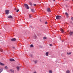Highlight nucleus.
<instances>
[{
	"label": "nucleus",
	"instance_id": "1",
	"mask_svg": "<svg viewBox=\"0 0 73 73\" xmlns=\"http://www.w3.org/2000/svg\"><path fill=\"white\" fill-rule=\"evenodd\" d=\"M25 7V8L27 9H29V6L27 4H24Z\"/></svg>",
	"mask_w": 73,
	"mask_h": 73
},
{
	"label": "nucleus",
	"instance_id": "2",
	"mask_svg": "<svg viewBox=\"0 0 73 73\" xmlns=\"http://www.w3.org/2000/svg\"><path fill=\"white\" fill-rule=\"evenodd\" d=\"M61 18V16H57L56 17V19L57 20H60V19Z\"/></svg>",
	"mask_w": 73,
	"mask_h": 73
},
{
	"label": "nucleus",
	"instance_id": "3",
	"mask_svg": "<svg viewBox=\"0 0 73 73\" xmlns=\"http://www.w3.org/2000/svg\"><path fill=\"white\" fill-rule=\"evenodd\" d=\"M11 41H15L16 40V38H13L11 39Z\"/></svg>",
	"mask_w": 73,
	"mask_h": 73
},
{
	"label": "nucleus",
	"instance_id": "4",
	"mask_svg": "<svg viewBox=\"0 0 73 73\" xmlns=\"http://www.w3.org/2000/svg\"><path fill=\"white\" fill-rule=\"evenodd\" d=\"M9 19H13V17L12 15H9L7 17Z\"/></svg>",
	"mask_w": 73,
	"mask_h": 73
},
{
	"label": "nucleus",
	"instance_id": "5",
	"mask_svg": "<svg viewBox=\"0 0 73 73\" xmlns=\"http://www.w3.org/2000/svg\"><path fill=\"white\" fill-rule=\"evenodd\" d=\"M5 12L7 15H8V14H9V10H6L5 11Z\"/></svg>",
	"mask_w": 73,
	"mask_h": 73
},
{
	"label": "nucleus",
	"instance_id": "6",
	"mask_svg": "<svg viewBox=\"0 0 73 73\" xmlns=\"http://www.w3.org/2000/svg\"><path fill=\"white\" fill-rule=\"evenodd\" d=\"M47 11L48 12H50V8H48L47 9Z\"/></svg>",
	"mask_w": 73,
	"mask_h": 73
},
{
	"label": "nucleus",
	"instance_id": "7",
	"mask_svg": "<svg viewBox=\"0 0 73 73\" xmlns=\"http://www.w3.org/2000/svg\"><path fill=\"white\" fill-rule=\"evenodd\" d=\"M60 31H61L62 33H64V30L62 28L60 29Z\"/></svg>",
	"mask_w": 73,
	"mask_h": 73
},
{
	"label": "nucleus",
	"instance_id": "8",
	"mask_svg": "<svg viewBox=\"0 0 73 73\" xmlns=\"http://www.w3.org/2000/svg\"><path fill=\"white\" fill-rule=\"evenodd\" d=\"M48 54H49V52H47L46 53V56H48Z\"/></svg>",
	"mask_w": 73,
	"mask_h": 73
},
{
	"label": "nucleus",
	"instance_id": "9",
	"mask_svg": "<svg viewBox=\"0 0 73 73\" xmlns=\"http://www.w3.org/2000/svg\"><path fill=\"white\" fill-rule=\"evenodd\" d=\"M10 61H14L15 60L13 59H10Z\"/></svg>",
	"mask_w": 73,
	"mask_h": 73
},
{
	"label": "nucleus",
	"instance_id": "10",
	"mask_svg": "<svg viewBox=\"0 0 73 73\" xmlns=\"http://www.w3.org/2000/svg\"><path fill=\"white\" fill-rule=\"evenodd\" d=\"M73 31H70V36H72V35H73Z\"/></svg>",
	"mask_w": 73,
	"mask_h": 73
},
{
	"label": "nucleus",
	"instance_id": "11",
	"mask_svg": "<svg viewBox=\"0 0 73 73\" xmlns=\"http://www.w3.org/2000/svg\"><path fill=\"white\" fill-rule=\"evenodd\" d=\"M0 65H2V66H4V64L3 63H2L1 62H0Z\"/></svg>",
	"mask_w": 73,
	"mask_h": 73
},
{
	"label": "nucleus",
	"instance_id": "12",
	"mask_svg": "<svg viewBox=\"0 0 73 73\" xmlns=\"http://www.w3.org/2000/svg\"><path fill=\"white\" fill-rule=\"evenodd\" d=\"M65 14L67 16V17H68V16H69V15H68V14L67 13H65Z\"/></svg>",
	"mask_w": 73,
	"mask_h": 73
},
{
	"label": "nucleus",
	"instance_id": "13",
	"mask_svg": "<svg viewBox=\"0 0 73 73\" xmlns=\"http://www.w3.org/2000/svg\"><path fill=\"white\" fill-rule=\"evenodd\" d=\"M49 73H53V71H52V70H49L48 71Z\"/></svg>",
	"mask_w": 73,
	"mask_h": 73
},
{
	"label": "nucleus",
	"instance_id": "14",
	"mask_svg": "<svg viewBox=\"0 0 73 73\" xmlns=\"http://www.w3.org/2000/svg\"><path fill=\"white\" fill-rule=\"evenodd\" d=\"M70 73V71L69 70H67L66 71V73Z\"/></svg>",
	"mask_w": 73,
	"mask_h": 73
},
{
	"label": "nucleus",
	"instance_id": "15",
	"mask_svg": "<svg viewBox=\"0 0 73 73\" xmlns=\"http://www.w3.org/2000/svg\"><path fill=\"white\" fill-rule=\"evenodd\" d=\"M33 46H34L33 45V44H31L30 45V47L31 48H33Z\"/></svg>",
	"mask_w": 73,
	"mask_h": 73
},
{
	"label": "nucleus",
	"instance_id": "16",
	"mask_svg": "<svg viewBox=\"0 0 73 73\" xmlns=\"http://www.w3.org/2000/svg\"><path fill=\"white\" fill-rule=\"evenodd\" d=\"M29 4H30V5H31V6H32V3H31V2H29Z\"/></svg>",
	"mask_w": 73,
	"mask_h": 73
},
{
	"label": "nucleus",
	"instance_id": "17",
	"mask_svg": "<svg viewBox=\"0 0 73 73\" xmlns=\"http://www.w3.org/2000/svg\"><path fill=\"white\" fill-rule=\"evenodd\" d=\"M10 71H11V72H14V71L13 70L10 69Z\"/></svg>",
	"mask_w": 73,
	"mask_h": 73
},
{
	"label": "nucleus",
	"instance_id": "18",
	"mask_svg": "<svg viewBox=\"0 0 73 73\" xmlns=\"http://www.w3.org/2000/svg\"><path fill=\"white\" fill-rule=\"evenodd\" d=\"M2 71H3V69H0V73H1V72H2Z\"/></svg>",
	"mask_w": 73,
	"mask_h": 73
},
{
	"label": "nucleus",
	"instance_id": "19",
	"mask_svg": "<svg viewBox=\"0 0 73 73\" xmlns=\"http://www.w3.org/2000/svg\"><path fill=\"white\" fill-rule=\"evenodd\" d=\"M17 69L18 70V71H19V69H20V68H19V67H17Z\"/></svg>",
	"mask_w": 73,
	"mask_h": 73
},
{
	"label": "nucleus",
	"instance_id": "20",
	"mask_svg": "<svg viewBox=\"0 0 73 73\" xmlns=\"http://www.w3.org/2000/svg\"><path fill=\"white\" fill-rule=\"evenodd\" d=\"M44 40L46 39V36H44L43 37Z\"/></svg>",
	"mask_w": 73,
	"mask_h": 73
},
{
	"label": "nucleus",
	"instance_id": "21",
	"mask_svg": "<svg viewBox=\"0 0 73 73\" xmlns=\"http://www.w3.org/2000/svg\"><path fill=\"white\" fill-rule=\"evenodd\" d=\"M31 11L33 12H35V11H34V10L33 9H32L31 10Z\"/></svg>",
	"mask_w": 73,
	"mask_h": 73
},
{
	"label": "nucleus",
	"instance_id": "22",
	"mask_svg": "<svg viewBox=\"0 0 73 73\" xmlns=\"http://www.w3.org/2000/svg\"><path fill=\"white\" fill-rule=\"evenodd\" d=\"M72 53V52H70L69 53H67L68 54V55H69V54H71Z\"/></svg>",
	"mask_w": 73,
	"mask_h": 73
},
{
	"label": "nucleus",
	"instance_id": "23",
	"mask_svg": "<svg viewBox=\"0 0 73 73\" xmlns=\"http://www.w3.org/2000/svg\"><path fill=\"white\" fill-rule=\"evenodd\" d=\"M34 62H35V64H36V63H37V61L36 60V61H35Z\"/></svg>",
	"mask_w": 73,
	"mask_h": 73
},
{
	"label": "nucleus",
	"instance_id": "24",
	"mask_svg": "<svg viewBox=\"0 0 73 73\" xmlns=\"http://www.w3.org/2000/svg\"><path fill=\"white\" fill-rule=\"evenodd\" d=\"M34 37L35 38H37V36L36 35H35L34 36Z\"/></svg>",
	"mask_w": 73,
	"mask_h": 73
},
{
	"label": "nucleus",
	"instance_id": "25",
	"mask_svg": "<svg viewBox=\"0 0 73 73\" xmlns=\"http://www.w3.org/2000/svg\"><path fill=\"white\" fill-rule=\"evenodd\" d=\"M8 68V67L7 66H5V69H7Z\"/></svg>",
	"mask_w": 73,
	"mask_h": 73
},
{
	"label": "nucleus",
	"instance_id": "26",
	"mask_svg": "<svg viewBox=\"0 0 73 73\" xmlns=\"http://www.w3.org/2000/svg\"><path fill=\"white\" fill-rule=\"evenodd\" d=\"M19 11V9L17 10L16 11L17 12H18Z\"/></svg>",
	"mask_w": 73,
	"mask_h": 73
},
{
	"label": "nucleus",
	"instance_id": "27",
	"mask_svg": "<svg viewBox=\"0 0 73 73\" xmlns=\"http://www.w3.org/2000/svg\"><path fill=\"white\" fill-rule=\"evenodd\" d=\"M45 24H48V22L47 21H46L45 22Z\"/></svg>",
	"mask_w": 73,
	"mask_h": 73
},
{
	"label": "nucleus",
	"instance_id": "28",
	"mask_svg": "<svg viewBox=\"0 0 73 73\" xmlns=\"http://www.w3.org/2000/svg\"><path fill=\"white\" fill-rule=\"evenodd\" d=\"M0 51H1V52H3V50L0 49Z\"/></svg>",
	"mask_w": 73,
	"mask_h": 73
},
{
	"label": "nucleus",
	"instance_id": "29",
	"mask_svg": "<svg viewBox=\"0 0 73 73\" xmlns=\"http://www.w3.org/2000/svg\"><path fill=\"white\" fill-rule=\"evenodd\" d=\"M30 56H31V57H32V56H33V55L32 54H30Z\"/></svg>",
	"mask_w": 73,
	"mask_h": 73
},
{
	"label": "nucleus",
	"instance_id": "30",
	"mask_svg": "<svg viewBox=\"0 0 73 73\" xmlns=\"http://www.w3.org/2000/svg\"><path fill=\"white\" fill-rule=\"evenodd\" d=\"M29 17H30V18H31V17H32V16H31V15H30L29 16Z\"/></svg>",
	"mask_w": 73,
	"mask_h": 73
},
{
	"label": "nucleus",
	"instance_id": "31",
	"mask_svg": "<svg viewBox=\"0 0 73 73\" xmlns=\"http://www.w3.org/2000/svg\"><path fill=\"white\" fill-rule=\"evenodd\" d=\"M50 46H52V44H50Z\"/></svg>",
	"mask_w": 73,
	"mask_h": 73
},
{
	"label": "nucleus",
	"instance_id": "32",
	"mask_svg": "<svg viewBox=\"0 0 73 73\" xmlns=\"http://www.w3.org/2000/svg\"><path fill=\"white\" fill-rule=\"evenodd\" d=\"M34 6H36V4H34Z\"/></svg>",
	"mask_w": 73,
	"mask_h": 73
},
{
	"label": "nucleus",
	"instance_id": "33",
	"mask_svg": "<svg viewBox=\"0 0 73 73\" xmlns=\"http://www.w3.org/2000/svg\"><path fill=\"white\" fill-rule=\"evenodd\" d=\"M71 19L72 20H73V17L71 18Z\"/></svg>",
	"mask_w": 73,
	"mask_h": 73
},
{
	"label": "nucleus",
	"instance_id": "34",
	"mask_svg": "<svg viewBox=\"0 0 73 73\" xmlns=\"http://www.w3.org/2000/svg\"><path fill=\"white\" fill-rule=\"evenodd\" d=\"M37 72H33V73H36Z\"/></svg>",
	"mask_w": 73,
	"mask_h": 73
},
{
	"label": "nucleus",
	"instance_id": "35",
	"mask_svg": "<svg viewBox=\"0 0 73 73\" xmlns=\"http://www.w3.org/2000/svg\"><path fill=\"white\" fill-rule=\"evenodd\" d=\"M14 10H16V9L15 8H14Z\"/></svg>",
	"mask_w": 73,
	"mask_h": 73
},
{
	"label": "nucleus",
	"instance_id": "36",
	"mask_svg": "<svg viewBox=\"0 0 73 73\" xmlns=\"http://www.w3.org/2000/svg\"><path fill=\"white\" fill-rule=\"evenodd\" d=\"M13 49H15V47H13Z\"/></svg>",
	"mask_w": 73,
	"mask_h": 73
},
{
	"label": "nucleus",
	"instance_id": "37",
	"mask_svg": "<svg viewBox=\"0 0 73 73\" xmlns=\"http://www.w3.org/2000/svg\"><path fill=\"white\" fill-rule=\"evenodd\" d=\"M53 1H55V0H53Z\"/></svg>",
	"mask_w": 73,
	"mask_h": 73
},
{
	"label": "nucleus",
	"instance_id": "38",
	"mask_svg": "<svg viewBox=\"0 0 73 73\" xmlns=\"http://www.w3.org/2000/svg\"><path fill=\"white\" fill-rule=\"evenodd\" d=\"M60 40H61V37H60Z\"/></svg>",
	"mask_w": 73,
	"mask_h": 73
},
{
	"label": "nucleus",
	"instance_id": "39",
	"mask_svg": "<svg viewBox=\"0 0 73 73\" xmlns=\"http://www.w3.org/2000/svg\"><path fill=\"white\" fill-rule=\"evenodd\" d=\"M65 0L67 1V0Z\"/></svg>",
	"mask_w": 73,
	"mask_h": 73
},
{
	"label": "nucleus",
	"instance_id": "40",
	"mask_svg": "<svg viewBox=\"0 0 73 73\" xmlns=\"http://www.w3.org/2000/svg\"><path fill=\"white\" fill-rule=\"evenodd\" d=\"M72 1H73V0H72Z\"/></svg>",
	"mask_w": 73,
	"mask_h": 73
}]
</instances>
